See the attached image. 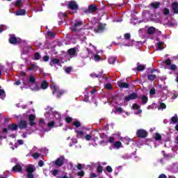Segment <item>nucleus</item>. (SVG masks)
<instances>
[{
    "mask_svg": "<svg viewBox=\"0 0 178 178\" xmlns=\"http://www.w3.org/2000/svg\"><path fill=\"white\" fill-rule=\"evenodd\" d=\"M35 67H37L35 64H31V69H29V70H33V69H35Z\"/></svg>",
    "mask_w": 178,
    "mask_h": 178,
    "instance_id": "nucleus-63",
    "label": "nucleus"
},
{
    "mask_svg": "<svg viewBox=\"0 0 178 178\" xmlns=\"http://www.w3.org/2000/svg\"><path fill=\"white\" fill-rule=\"evenodd\" d=\"M68 54H70L71 56H74V55H76V49H69Z\"/></svg>",
    "mask_w": 178,
    "mask_h": 178,
    "instance_id": "nucleus-37",
    "label": "nucleus"
},
{
    "mask_svg": "<svg viewBox=\"0 0 178 178\" xmlns=\"http://www.w3.org/2000/svg\"><path fill=\"white\" fill-rule=\"evenodd\" d=\"M13 172H21L22 171V165L17 164L13 168Z\"/></svg>",
    "mask_w": 178,
    "mask_h": 178,
    "instance_id": "nucleus-24",
    "label": "nucleus"
},
{
    "mask_svg": "<svg viewBox=\"0 0 178 178\" xmlns=\"http://www.w3.org/2000/svg\"><path fill=\"white\" fill-rule=\"evenodd\" d=\"M95 33H102V31L105 30L106 24L97 22L95 24Z\"/></svg>",
    "mask_w": 178,
    "mask_h": 178,
    "instance_id": "nucleus-7",
    "label": "nucleus"
},
{
    "mask_svg": "<svg viewBox=\"0 0 178 178\" xmlns=\"http://www.w3.org/2000/svg\"><path fill=\"white\" fill-rule=\"evenodd\" d=\"M116 112H118L119 113H123V108H122L121 107H118L116 108Z\"/></svg>",
    "mask_w": 178,
    "mask_h": 178,
    "instance_id": "nucleus-51",
    "label": "nucleus"
},
{
    "mask_svg": "<svg viewBox=\"0 0 178 178\" xmlns=\"http://www.w3.org/2000/svg\"><path fill=\"white\" fill-rule=\"evenodd\" d=\"M172 8L174 13H178V3L177 2L172 4Z\"/></svg>",
    "mask_w": 178,
    "mask_h": 178,
    "instance_id": "nucleus-27",
    "label": "nucleus"
},
{
    "mask_svg": "<svg viewBox=\"0 0 178 178\" xmlns=\"http://www.w3.org/2000/svg\"><path fill=\"white\" fill-rule=\"evenodd\" d=\"M40 58H41V56L38 53H35V60H38V59H40Z\"/></svg>",
    "mask_w": 178,
    "mask_h": 178,
    "instance_id": "nucleus-52",
    "label": "nucleus"
},
{
    "mask_svg": "<svg viewBox=\"0 0 178 178\" xmlns=\"http://www.w3.org/2000/svg\"><path fill=\"white\" fill-rule=\"evenodd\" d=\"M68 8L72 9V10H77L79 9V6L76 1H70L68 4Z\"/></svg>",
    "mask_w": 178,
    "mask_h": 178,
    "instance_id": "nucleus-11",
    "label": "nucleus"
},
{
    "mask_svg": "<svg viewBox=\"0 0 178 178\" xmlns=\"http://www.w3.org/2000/svg\"><path fill=\"white\" fill-rule=\"evenodd\" d=\"M15 6H17L18 8H20L21 6H22V0H17L15 1Z\"/></svg>",
    "mask_w": 178,
    "mask_h": 178,
    "instance_id": "nucleus-46",
    "label": "nucleus"
},
{
    "mask_svg": "<svg viewBox=\"0 0 178 178\" xmlns=\"http://www.w3.org/2000/svg\"><path fill=\"white\" fill-rule=\"evenodd\" d=\"M8 130H13V131L17 130V125L15 124H11L8 125Z\"/></svg>",
    "mask_w": 178,
    "mask_h": 178,
    "instance_id": "nucleus-26",
    "label": "nucleus"
},
{
    "mask_svg": "<svg viewBox=\"0 0 178 178\" xmlns=\"http://www.w3.org/2000/svg\"><path fill=\"white\" fill-rule=\"evenodd\" d=\"M5 97H6V95L5 94V90L0 89V98L1 99H5Z\"/></svg>",
    "mask_w": 178,
    "mask_h": 178,
    "instance_id": "nucleus-38",
    "label": "nucleus"
},
{
    "mask_svg": "<svg viewBox=\"0 0 178 178\" xmlns=\"http://www.w3.org/2000/svg\"><path fill=\"white\" fill-rule=\"evenodd\" d=\"M137 97H138L137 93H131L128 96L125 97L124 101H127V102L131 101V99H136Z\"/></svg>",
    "mask_w": 178,
    "mask_h": 178,
    "instance_id": "nucleus-13",
    "label": "nucleus"
},
{
    "mask_svg": "<svg viewBox=\"0 0 178 178\" xmlns=\"http://www.w3.org/2000/svg\"><path fill=\"white\" fill-rule=\"evenodd\" d=\"M78 176H79L80 177H83V176H84V172L83 171H79L78 172Z\"/></svg>",
    "mask_w": 178,
    "mask_h": 178,
    "instance_id": "nucleus-58",
    "label": "nucleus"
},
{
    "mask_svg": "<svg viewBox=\"0 0 178 178\" xmlns=\"http://www.w3.org/2000/svg\"><path fill=\"white\" fill-rule=\"evenodd\" d=\"M34 170H35V168H34V165H28L26 168V172L28 173H33Z\"/></svg>",
    "mask_w": 178,
    "mask_h": 178,
    "instance_id": "nucleus-22",
    "label": "nucleus"
},
{
    "mask_svg": "<svg viewBox=\"0 0 178 178\" xmlns=\"http://www.w3.org/2000/svg\"><path fill=\"white\" fill-rule=\"evenodd\" d=\"M41 88L42 90H47V88H48V82L46 81H42L41 83Z\"/></svg>",
    "mask_w": 178,
    "mask_h": 178,
    "instance_id": "nucleus-30",
    "label": "nucleus"
},
{
    "mask_svg": "<svg viewBox=\"0 0 178 178\" xmlns=\"http://www.w3.org/2000/svg\"><path fill=\"white\" fill-rule=\"evenodd\" d=\"M27 177L28 178H33L34 175H33V172H28Z\"/></svg>",
    "mask_w": 178,
    "mask_h": 178,
    "instance_id": "nucleus-62",
    "label": "nucleus"
},
{
    "mask_svg": "<svg viewBox=\"0 0 178 178\" xmlns=\"http://www.w3.org/2000/svg\"><path fill=\"white\" fill-rule=\"evenodd\" d=\"M108 63H110V65H113V63L116 62V58L115 57H109L108 59Z\"/></svg>",
    "mask_w": 178,
    "mask_h": 178,
    "instance_id": "nucleus-35",
    "label": "nucleus"
},
{
    "mask_svg": "<svg viewBox=\"0 0 178 178\" xmlns=\"http://www.w3.org/2000/svg\"><path fill=\"white\" fill-rule=\"evenodd\" d=\"M96 10H97V7L94 6L93 5H91L88 7V13H92Z\"/></svg>",
    "mask_w": 178,
    "mask_h": 178,
    "instance_id": "nucleus-29",
    "label": "nucleus"
},
{
    "mask_svg": "<svg viewBox=\"0 0 178 178\" xmlns=\"http://www.w3.org/2000/svg\"><path fill=\"white\" fill-rule=\"evenodd\" d=\"M47 35L49 37H55V33L52 31H48L47 32Z\"/></svg>",
    "mask_w": 178,
    "mask_h": 178,
    "instance_id": "nucleus-49",
    "label": "nucleus"
},
{
    "mask_svg": "<svg viewBox=\"0 0 178 178\" xmlns=\"http://www.w3.org/2000/svg\"><path fill=\"white\" fill-rule=\"evenodd\" d=\"M162 13L164 16H170V10L168 8H164L162 9Z\"/></svg>",
    "mask_w": 178,
    "mask_h": 178,
    "instance_id": "nucleus-18",
    "label": "nucleus"
},
{
    "mask_svg": "<svg viewBox=\"0 0 178 178\" xmlns=\"http://www.w3.org/2000/svg\"><path fill=\"white\" fill-rule=\"evenodd\" d=\"M164 63L168 66L167 69H168V70H172V72L177 70V65L172 64V60L167 59L164 61Z\"/></svg>",
    "mask_w": 178,
    "mask_h": 178,
    "instance_id": "nucleus-6",
    "label": "nucleus"
},
{
    "mask_svg": "<svg viewBox=\"0 0 178 178\" xmlns=\"http://www.w3.org/2000/svg\"><path fill=\"white\" fill-rule=\"evenodd\" d=\"M156 48L157 51H161L165 48V46H163V42H159L156 44Z\"/></svg>",
    "mask_w": 178,
    "mask_h": 178,
    "instance_id": "nucleus-19",
    "label": "nucleus"
},
{
    "mask_svg": "<svg viewBox=\"0 0 178 178\" xmlns=\"http://www.w3.org/2000/svg\"><path fill=\"white\" fill-rule=\"evenodd\" d=\"M72 72V67H68L65 69V72L66 73H70Z\"/></svg>",
    "mask_w": 178,
    "mask_h": 178,
    "instance_id": "nucleus-60",
    "label": "nucleus"
},
{
    "mask_svg": "<svg viewBox=\"0 0 178 178\" xmlns=\"http://www.w3.org/2000/svg\"><path fill=\"white\" fill-rule=\"evenodd\" d=\"M41 154H40L38 152H35L34 154H32V156L34 159H38V158H40V156Z\"/></svg>",
    "mask_w": 178,
    "mask_h": 178,
    "instance_id": "nucleus-45",
    "label": "nucleus"
},
{
    "mask_svg": "<svg viewBox=\"0 0 178 178\" xmlns=\"http://www.w3.org/2000/svg\"><path fill=\"white\" fill-rule=\"evenodd\" d=\"M15 15L16 16H23L26 15V10L24 9L19 10L17 12H15Z\"/></svg>",
    "mask_w": 178,
    "mask_h": 178,
    "instance_id": "nucleus-23",
    "label": "nucleus"
},
{
    "mask_svg": "<svg viewBox=\"0 0 178 178\" xmlns=\"http://www.w3.org/2000/svg\"><path fill=\"white\" fill-rule=\"evenodd\" d=\"M73 126H75V127H80L81 126V124L80 123V121L75 120L72 122Z\"/></svg>",
    "mask_w": 178,
    "mask_h": 178,
    "instance_id": "nucleus-36",
    "label": "nucleus"
},
{
    "mask_svg": "<svg viewBox=\"0 0 178 178\" xmlns=\"http://www.w3.org/2000/svg\"><path fill=\"white\" fill-rule=\"evenodd\" d=\"M106 88H107V90H112V84L111 83H107L105 86Z\"/></svg>",
    "mask_w": 178,
    "mask_h": 178,
    "instance_id": "nucleus-53",
    "label": "nucleus"
},
{
    "mask_svg": "<svg viewBox=\"0 0 178 178\" xmlns=\"http://www.w3.org/2000/svg\"><path fill=\"white\" fill-rule=\"evenodd\" d=\"M44 116L49 121L47 123L48 127L52 129L55 126L58 127V126H62V123H60V114L57 112H54L52 111L46 112L44 113Z\"/></svg>",
    "mask_w": 178,
    "mask_h": 178,
    "instance_id": "nucleus-1",
    "label": "nucleus"
},
{
    "mask_svg": "<svg viewBox=\"0 0 178 178\" xmlns=\"http://www.w3.org/2000/svg\"><path fill=\"white\" fill-rule=\"evenodd\" d=\"M63 161H65L64 157H60L56 161V166H62L63 165Z\"/></svg>",
    "mask_w": 178,
    "mask_h": 178,
    "instance_id": "nucleus-16",
    "label": "nucleus"
},
{
    "mask_svg": "<svg viewBox=\"0 0 178 178\" xmlns=\"http://www.w3.org/2000/svg\"><path fill=\"white\" fill-rule=\"evenodd\" d=\"M178 122V117L177 115H175L172 118H171V122L172 124H175V123H177Z\"/></svg>",
    "mask_w": 178,
    "mask_h": 178,
    "instance_id": "nucleus-34",
    "label": "nucleus"
},
{
    "mask_svg": "<svg viewBox=\"0 0 178 178\" xmlns=\"http://www.w3.org/2000/svg\"><path fill=\"white\" fill-rule=\"evenodd\" d=\"M132 108L135 111V115H140V113H142L143 112V111L140 109V106H138V104H134L132 106Z\"/></svg>",
    "mask_w": 178,
    "mask_h": 178,
    "instance_id": "nucleus-12",
    "label": "nucleus"
},
{
    "mask_svg": "<svg viewBox=\"0 0 178 178\" xmlns=\"http://www.w3.org/2000/svg\"><path fill=\"white\" fill-rule=\"evenodd\" d=\"M118 86L120 88H129V83H127L126 82L118 81Z\"/></svg>",
    "mask_w": 178,
    "mask_h": 178,
    "instance_id": "nucleus-15",
    "label": "nucleus"
},
{
    "mask_svg": "<svg viewBox=\"0 0 178 178\" xmlns=\"http://www.w3.org/2000/svg\"><path fill=\"white\" fill-rule=\"evenodd\" d=\"M83 26V22L79 20H76L75 23L72 24V26L71 27L72 31H77Z\"/></svg>",
    "mask_w": 178,
    "mask_h": 178,
    "instance_id": "nucleus-8",
    "label": "nucleus"
},
{
    "mask_svg": "<svg viewBox=\"0 0 178 178\" xmlns=\"http://www.w3.org/2000/svg\"><path fill=\"white\" fill-rule=\"evenodd\" d=\"M173 96L172 97V99H176L177 98V93L176 90L172 91Z\"/></svg>",
    "mask_w": 178,
    "mask_h": 178,
    "instance_id": "nucleus-48",
    "label": "nucleus"
},
{
    "mask_svg": "<svg viewBox=\"0 0 178 178\" xmlns=\"http://www.w3.org/2000/svg\"><path fill=\"white\" fill-rule=\"evenodd\" d=\"M60 62V61L58 58L53 59L50 62V66H55V65H59Z\"/></svg>",
    "mask_w": 178,
    "mask_h": 178,
    "instance_id": "nucleus-25",
    "label": "nucleus"
},
{
    "mask_svg": "<svg viewBox=\"0 0 178 178\" xmlns=\"http://www.w3.org/2000/svg\"><path fill=\"white\" fill-rule=\"evenodd\" d=\"M102 170H103L102 166L99 165L97 167V172H99V173H101V172H102Z\"/></svg>",
    "mask_w": 178,
    "mask_h": 178,
    "instance_id": "nucleus-61",
    "label": "nucleus"
},
{
    "mask_svg": "<svg viewBox=\"0 0 178 178\" xmlns=\"http://www.w3.org/2000/svg\"><path fill=\"white\" fill-rule=\"evenodd\" d=\"M92 49H94V51H95L96 52V54L94 55V60H95V62H98L99 60H102V59H101V56L98 55V54H99L100 52L103 54L104 51H102V50H100V51L97 50V47L90 44V48L87 49L89 56L92 55V54H94V51H92Z\"/></svg>",
    "mask_w": 178,
    "mask_h": 178,
    "instance_id": "nucleus-4",
    "label": "nucleus"
},
{
    "mask_svg": "<svg viewBox=\"0 0 178 178\" xmlns=\"http://www.w3.org/2000/svg\"><path fill=\"white\" fill-rule=\"evenodd\" d=\"M51 89L53 90V95H56L57 98H60L61 95H63L66 91L63 90H59V87L56 86V83H53L51 86Z\"/></svg>",
    "mask_w": 178,
    "mask_h": 178,
    "instance_id": "nucleus-5",
    "label": "nucleus"
},
{
    "mask_svg": "<svg viewBox=\"0 0 178 178\" xmlns=\"http://www.w3.org/2000/svg\"><path fill=\"white\" fill-rule=\"evenodd\" d=\"M24 144V141L23 140H17V143H15V148H17L18 145H23Z\"/></svg>",
    "mask_w": 178,
    "mask_h": 178,
    "instance_id": "nucleus-41",
    "label": "nucleus"
},
{
    "mask_svg": "<svg viewBox=\"0 0 178 178\" xmlns=\"http://www.w3.org/2000/svg\"><path fill=\"white\" fill-rule=\"evenodd\" d=\"M147 131L144 129H139L137 131V136H138L139 137H141L142 138L147 137Z\"/></svg>",
    "mask_w": 178,
    "mask_h": 178,
    "instance_id": "nucleus-14",
    "label": "nucleus"
},
{
    "mask_svg": "<svg viewBox=\"0 0 178 178\" xmlns=\"http://www.w3.org/2000/svg\"><path fill=\"white\" fill-rule=\"evenodd\" d=\"M10 44H20L22 42V39L15 37L14 35H11L9 39Z\"/></svg>",
    "mask_w": 178,
    "mask_h": 178,
    "instance_id": "nucleus-9",
    "label": "nucleus"
},
{
    "mask_svg": "<svg viewBox=\"0 0 178 178\" xmlns=\"http://www.w3.org/2000/svg\"><path fill=\"white\" fill-rule=\"evenodd\" d=\"M67 14L66 13H58V17H60V19H65V17H67Z\"/></svg>",
    "mask_w": 178,
    "mask_h": 178,
    "instance_id": "nucleus-43",
    "label": "nucleus"
},
{
    "mask_svg": "<svg viewBox=\"0 0 178 178\" xmlns=\"http://www.w3.org/2000/svg\"><path fill=\"white\" fill-rule=\"evenodd\" d=\"M155 31H156V29L155 28H154L153 26L149 27L147 29V34H154V33H155Z\"/></svg>",
    "mask_w": 178,
    "mask_h": 178,
    "instance_id": "nucleus-28",
    "label": "nucleus"
},
{
    "mask_svg": "<svg viewBox=\"0 0 178 178\" xmlns=\"http://www.w3.org/2000/svg\"><path fill=\"white\" fill-rule=\"evenodd\" d=\"M147 102H148V97H147V96H143L142 97V104H143V105H145V104H147Z\"/></svg>",
    "mask_w": 178,
    "mask_h": 178,
    "instance_id": "nucleus-42",
    "label": "nucleus"
},
{
    "mask_svg": "<svg viewBox=\"0 0 178 178\" xmlns=\"http://www.w3.org/2000/svg\"><path fill=\"white\" fill-rule=\"evenodd\" d=\"M87 131H88V128L86 127H82L81 129H75L78 138H85L86 141H97L98 140V137H95L92 133L87 134Z\"/></svg>",
    "mask_w": 178,
    "mask_h": 178,
    "instance_id": "nucleus-2",
    "label": "nucleus"
},
{
    "mask_svg": "<svg viewBox=\"0 0 178 178\" xmlns=\"http://www.w3.org/2000/svg\"><path fill=\"white\" fill-rule=\"evenodd\" d=\"M23 83L25 87H29L33 91H38L40 88L38 87L37 82H35V76L34 75H29Z\"/></svg>",
    "mask_w": 178,
    "mask_h": 178,
    "instance_id": "nucleus-3",
    "label": "nucleus"
},
{
    "mask_svg": "<svg viewBox=\"0 0 178 178\" xmlns=\"http://www.w3.org/2000/svg\"><path fill=\"white\" fill-rule=\"evenodd\" d=\"M58 173H59V170H54L52 171L53 176H56V175H58Z\"/></svg>",
    "mask_w": 178,
    "mask_h": 178,
    "instance_id": "nucleus-56",
    "label": "nucleus"
},
{
    "mask_svg": "<svg viewBox=\"0 0 178 178\" xmlns=\"http://www.w3.org/2000/svg\"><path fill=\"white\" fill-rule=\"evenodd\" d=\"M155 79H156V75H148V79L149 80H155Z\"/></svg>",
    "mask_w": 178,
    "mask_h": 178,
    "instance_id": "nucleus-47",
    "label": "nucleus"
},
{
    "mask_svg": "<svg viewBox=\"0 0 178 178\" xmlns=\"http://www.w3.org/2000/svg\"><path fill=\"white\" fill-rule=\"evenodd\" d=\"M113 147L116 149H119L120 148H123V145H122V142L120 141H116L113 143Z\"/></svg>",
    "mask_w": 178,
    "mask_h": 178,
    "instance_id": "nucleus-17",
    "label": "nucleus"
},
{
    "mask_svg": "<svg viewBox=\"0 0 178 178\" xmlns=\"http://www.w3.org/2000/svg\"><path fill=\"white\" fill-rule=\"evenodd\" d=\"M29 119L30 120V125L31 126H35V122H33L34 119H35V115H30L29 117Z\"/></svg>",
    "mask_w": 178,
    "mask_h": 178,
    "instance_id": "nucleus-20",
    "label": "nucleus"
},
{
    "mask_svg": "<svg viewBox=\"0 0 178 178\" xmlns=\"http://www.w3.org/2000/svg\"><path fill=\"white\" fill-rule=\"evenodd\" d=\"M65 120L67 122V123H70V122H72L73 120V119L69 116L65 118Z\"/></svg>",
    "mask_w": 178,
    "mask_h": 178,
    "instance_id": "nucleus-50",
    "label": "nucleus"
},
{
    "mask_svg": "<svg viewBox=\"0 0 178 178\" xmlns=\"http://www.w3.org/2000/svg\"><path fill=\"white\" fill-rule=\"evenodd\" d=\"M131 23L132 24H138L141 23V21L139 20L136 13H134L132 14V17H131Z\"/></svg>",
    "mask_w": 178,
    "mask_h": 178,
    "instance_id": "nucleus-10",
    "label": "nucleus"
},
{
    "mask_svg": "<svg viewBox=\"0 0 178 178\" xmlns=\"http://www.w3.org/2000/svg\"><path fill=\"white\" fill-rule=\"evenodd\" d=\"M44 62H48L49 60V57L48 56H44L42 57Z\"/></svg>",
    "mask_w": 178,
    "mask_h": 178,
    "instance_id": "nucleus-54",
    "label": "nucleus"
},
{
    "mask_svg": "<svg viewBox=\"0 0 178 178\" xmlns=\"http://www.w3.org/2000/svg\"><path fill=\"white\" fill-rule=\"evenodd\" d=\"M158 109L159 111H163V109H166V104H165L164 103H159Z\"/></svg>",
    "mask_w": 178,
    "mask_h": 178,
    "instance_id": "nucleus-33",
    "label": "nucleus"
},
{
    "mask_svg": "<svg viewBox=\"0 0 178 178\" xmlns=\"http://www.w3.org/2000/svg\"><path fill=\"white\" fill-rule=\"evenodd\" d=\"M6 26L4 25L0 26V33H2L3 30H6Z\"/></svg>",
    "mask_w": 178,
    "mask_h": 178,
    "instance_id": "nucleus-57",
    "label": "nucleus"
},
{
    "mask_svg": "<svg viewBox=\"0 0 178 178\" xmlns=\"http://www.w3.org/2000/svg\"><path fill=\"white\" fill-rule=\"evenodd\" d=\"M131 35L130 33H125L124 34V38L125 40H130Z\"/></svg>",
    "mask_w": 178,
    "mask_h": 178,
    "instance_id": "nucleus-55",
    "label": "nucleus"
},
{
    "mask_svg": "<svg viewBox=\"0 0 178 178\" xmlns=\"http://www.w3.org/2000/svg\"><path fill=\"white\" fill-rule=\"evenodd\" d=\"M159 5H160L159 3H152L150 4V8L152 9H158V8H159Z\"/></svg>",
    "mask_w": 178,
    "mask_h": 178,
    "instance_id": "nucleus-32",
    "label": "nucleus"
},
{
    "mask_svg": "<svg viewBox=\"0 0 178 178\" xmlns=\"http://www.w3.org/2000/svg\"><path fill=\"white\" fill-rule=\"evenodd\" d=\"M106 170H107V172H112V167H111V166H107L106 167Z\"/></svg>",
    "mask_w": 178,
    "mask_h": 178,
    "instance_id": "nucleus-64",
    "label": "nucleus"
},
{
    "mask_svg": "<svg viewBox=\"0 0 178 178\" xmlns=\"http://www.w3.org/2000/svg\"><path fill=\"white\" fill-rule=\"evenodd\" d=\"M29 49H31V46H26L23 49V54H27L29 52Z\"/></svg>",
    "mask_w": 178,
    "mask_h": 178,
    "instance_id": "nucleus-44",
    "label": "nucleus"
},
{
    "mask_svg": "<svg viewBox=\"0 0 178 178\" xmlns=\"http://www.w3.org/2000/svg\"><path fill=\"white\" fill-rule=\"evenodd\" d=\"M154 138L156 141H161V140H162V136L159 133H156Z\"/></svg>",
    "mask_w": 178,
    "mask_h": 178,
    "instance_id": "nucleus-39",
    "label": "nucleus"
},
{
    "mask_svg": "<svg viewBox=\"0 0 178 178\" xmlns=\"http://www.w3.org/2000/svg\"><path fill=\"white\" fill-rule=\"evenodd\" d=\"M45 122H44V120L42 118H40L39 120V126H41L42 129H44V126H45Z\"/></svg>",
    "mask_w": 178,
    "mask_h": 178,
    "instance_id": "nucleus-40",
    "label": "nucleus"
},
{
    "mask_svg": "<svg viewBox=\"0 0 178 178\" xmlns=\"http://www.w3.org/2000/svg\"><path fill=\"white\" fill-rule=\"evenodd\" d=\"M150 95H155V88H152L149 92Z\"/></svg>",
    "mask_w": 178,
    "mask_h": 178,
    "instance_id": "nucleus-59",
    "label": "nucleus"
},
{
    "mask_svg": "<svg viewBox=\"0 0 178 178\" xmlns=\"http://www.w3.org/2000/svg\"><path fill=\"white\" fill-rule=\"evenodd\" d=\"M145 69V65H140V63H137V70L138 72H143Z\"/></svg>",
    "mask_w": 178,
    "mask_h": 178,
    "instance_id": "nucleus-31",
    "label": "nucleus"
},
{
    "mask_svg": "<svg viewBox=\"0 0 178 178\" xmlns=\"http://www.w3.org/2000/svg\"><path fill=\"white\" fill-rule=\"evenodd\" d=\"M19 127L21 130L23 129H26V127H27V122L21 121L19 124Z\"/></svg>",
    "mask_w": 178,
    "mask_h": 178,
    "instance_id": "nucleus-21",
    "label": "nucleus"
}]
</instances>
